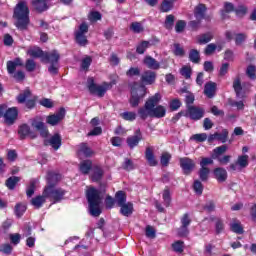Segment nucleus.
Segmentation results:
<instances>
[{"instance_id": "nucleus-1", "label": "nucleus", "mask_w": 256, "mask_h": 256, "mask_svg": "<svg viewBox=\"0 0 256 256\" xmlns=\"http://www.w3.org/2000/svg\"><path fill=\"white\" fill-rule=\"evenodd\" d=\"M160 102V93H156L148 98L145 105L138 110L139 117L143 120L147 119V117H154L156 119H162V117H165L167 114V109H165V106L159 105Z\"/></svg>"}, {"instance_id": "nucleus-2", "label": "nucleus", "mask_w": 256, "mask_h": 256, "mask_svg": "<svg viewBox=\"0 0 256 256\" xmlns=\"http://www.w3.org/2000/svg\"><path fill=\"white\" fill-rule=\"evenodd\" d=\"M86 197L89 205V213L92 217H99L101 215V205L103 198H101V192L90 186L86 190Z\"/></svg>"}, {"instance_id": "nucleus-3", "label": "nucleus", "mask_w": 256, "mask_h": 256, "mask_svg": "<svg viewBox=\"0 0 256 256\" xmlns=\"http://www.w3.org/2000/svg\"><path fill=\"white\" fill-rule=\"evenodd\" d=\"M14 19H16V27L21 30L27 29L29 25V7L27 2L20 1L14 9Z\"/></svg>"}, {"instance_id": "nucleus-4", "label": "nucleus", "mask_w": 256, "mask_h": 256, "mask_svg": "<svg viewBox=\"0 0 256 256\" xmlns=\"http://www.w3.org/2000/svg\"><path fill=\"white\" fill-rule=\"evenodd\" d=\"M6 67L9 75H12L15 81H23L25 79V72L21 70L15 72L17 67H23V60L21 58L8 61Z\"/></svg>"}, {"instance_id": "nucleus-5", "label": "nucleus", "mask_w": 256, "mask_h": 256, "mask_svg": "<svg viewBox=\"0 0 256 256\" xmlns=\"http://www.w3.org/2000/svg\"><path fill=\"white\" fill-rule=\"evenodd\" d=\"M44 196L47 197L49 201H52V203H59V201L65 197V190L49 185L44 189Z\"/></svg>"}, {"instance_id": "nucleus-6", "label": "nucleus", "mask_w": 256, "mask_h": 256, "mask_svg": "<svg viewBox=\"0 0 256 256\" xmlns=\"http://www.w3.org/2000/svg\"><path fill=\"white\" fill-rule=\"evenodd\" d=\"M87 87L92 95H97L98 97H103L105 93H107V89H109V85H97L95 84V80L93 78H88Z\"/></svg>"}, {"instance_id": "nucleus-7", "label": "nucleus", "mask_w": 256, "mask_h": 256, "mask_svg": "<svg viewBox=\"0 0 256 256\" xmlns=\"http://www.w3.org/2000/svg\"><path fill=\"white\" fill-rule=\"evenodd\" d=\"M147 93V88L145 86H140L138 89H132L130 97L131 107H138L141 99L145 97Z\"/></svg>"}, {"instance_id": "nucleus-8", "label": "nucleus", "mask_w": 256, "mask_h": 256, "mask_svg": "<svg viewBox=\"0 0 256 256\" xmlns=\"http://www.w3.org/2000/svg\"><path fill=\"white\" fill-rule=\"evenodd\" d=\"M89 32V26L87 25V23L83 22L82 24H80L78 30L75 32V39H76V43H78V45H81L82 47H85V45H87V33Z\"/></svg>"}, {"instance_id": "nucleus-9", "label": "nucleus", "mask_w": 256, "mask_h": 256, "mask_svg": "<svg viewBox=\"0 0 256 256\" xmlns=\"http://www.w3.org/2000/svg\"><path fill=\"white\" fill-rule=\"evenodd\" d=\"M180 167L184 173V175H191L195 170L196 163L193 159L188 157L180 158Z\"/></svg>"}, {"instance_id": "nucleus-10", "label": "nucleus", "mask_w": 256, "mask_h": 256, "mask_svg": "<svg viewBox=\"0 0 256 256\" xmlns=\"http://www.w3.org/2000/svg\"><path fill=\"white\" fill-rule=\"evenodd\" d=\"M249 166V155H240L235 163L230 164V171H241Z\"/></svg>"}, {"instance_id": "nucleus-11", "label": "nucleus", "mask_w": 256, "mask_h": 256, "mask_svg": "<svg viewBox=\"0 0 256 256\" xmlns=\"http://www.w3.org/2000/svg\"><path fill=\"white\" fill-rule=\"evenodd\" d=\"M186 116L192 121H199V119H203L205 117V109L196 106H189L187 109Z\"/></svg>"}, {"instance_id": "nucleus-12", "label": "nucleus", "mask_w": 256, "mask_h": 256, "mask_svg": "<svg viewBox=\"0 0 256 256\" xmlns=\"http://www.w3.org/2000/svg\"><path fill=\"white\" fill-rule=\"evenodd\" d=\"M31 125L36 131H39L41 137H48L49 130L47 129V126H45L43 119L36 117L31 120Z\"/></svg>"}, {"instance_id": "nucleus-13", "label": "nucleus", "mask_w": 256, "mask_h": 256, "mask_svg": "<svg viewBox=\"0 0 256 256\" xmlns=\"http://www.w3.org/2000/svg\"><path fill=\"white\" fill-rule=\"evenodd\" d=\"M63 119H65V108H61L55 114L47 116L46 123H48V125H52V127H55V125L60 123V121H63Z\"/></svg>"}, {"instance_id": "nucleus-14", "label": "nucleus", "mask_w": 256, "mask_h": 256, "mask_svg": "<svg viewBox=\"0 0 256 256\" xmlns=\"http://www.w3.org/2000/svg\"><path fill=\"white\" fill-rule=\"evenodd\" d=\"M17 99L18 103L26 102V107H28V109H33V107H35V101L31 100V91L29 90H25Z\"/></svg>"}, {"instance_id": "nucleus-15", "label": "nucleus", "mask_w": 256, "mask_h": 256, "mask_svg": "<svg viewBox=\"0 0 256 256\" xmlns=\"http://www.w3.org/2000/svg\"><path fill=\"white\" fill-rule=\"evenodd\" d=\"M157 80V73L151 70H146L141 75V82L144 83V85H153L155 81Z\"/></svg>"}, {"instance_id": "nucleus-16", "label": "nucleus", "mask_w": 256, "mask_h": 256, "mask_svg": "<svg viewBox=\"0 0 256 256\" xmlns=\"http://www.w3.org/2000/svg\"><path fill=\"white\" fill-rule=\"evenodd\" d=\"M143 139V134H141V130L138 129L135 131V135L129 136L126 140V143L130 149H135L139 142Z\"/></svg>"}, {"instance_id": "nucleus-17", "label": "nucleus", "mask_w": 256, "mask_h": 256, "mask_svg": "<svg viewBox=\"0 0 256 256\" xmlns=\"http://www.w3.org/2000/svg\"><path fill=\"white\" fill-rule=\"evenodd\" d=\"M228 136H229V132L227 130H223L221 133L211 134L208 137V142L213 143V141H221V143H226Z\"/></svg>"}, {"instance_id": "nucleus-18", "label": "nucleus", "mask_w": 256, "mask_h": 256, "mask_svg": "<svg viewBox=\"0 0 256 256\" xmlns=\"http://www.w3.org/2000/svg\"><path fill=\"white\" fill-rule=\"evenodd\" d=\"M60 57L61 56L59 55V52H57V50H53L51 52H45L44 58L42 61H46V63L55 64V63H59Z\"/></svg>"}, {"instance_id": "nucleus-19", "label": "nucleus", "mask_w": 256, "mask_h": 256, "mask_svg": "<svg viewBox=\"0 0 256 256\" xmlns=\"http://www.w3.org/2000/svg\"><path fill=\"white\" fill-rule=\"evenodd\" d=\"M45 145H51L55 151L60 149L61 147V135L59 134H54L53 136L50 137V139L45 140Z\"/></svg>"}, {"instance_id": "nucleus-20", "label": "nucleus", "mask_w": 256, "mask_h": 256, "mask_svg": "<svg viewBox=\"0 0 256 256\" xmlns=\"http://www.w3.org/2000/svg\"><path fill=\"white\" fill-rule=\"evenodd\" d=\"M18 133L20 135V139H25V137H31V139H35L36 135L31 131L29 125L24 124L20 126Z\"/></svg>"}, {"instance_id": "nucleus-21", "label": "nucleus", "mask_w": 256, "mask_h": 256, "mask_svg": "<svg viewBox=\"0 0 256 256\" xmlns=\"http://www.w3.org/2000/svg\"><path fill=\"white\" fill-rule=\"evenodd\" d=\"M216 89H217V84L215 82H207L204 86V94L209 99H212V97H215Z\"/></svg>"}, {"instance_id": "nucleus-22", "label": "nucleus", "mask_w": 256, "mask_h": 256, "mask_svg": "<svg viewBox=\"0 0 256 256\" xmlns=\"http://www.w3.org/2000/svg\"><path fill=\"white\" fill-rule=\"evenodd\" d=\"M31 4L35 11H38V13H43V11H47V9H49V6H47V2L45 0H32Z\"/></svg>"}, {"instance_id": "nucleus-23", "label": "nucleus", "mask_w": 256, "mask_h": 256, "mask_svg": "<svg viewBox=\"0 0 256 256\" xmlns=\"http://www.w3.org/2000/svg\"><path fill=\"white\" fill-rule=\"evenodd\" d=\"M144 64L146 65V67H148V69H153L154 71L161 69V64L151 56H146L144 58Z\"/></svg>"}, {"instance_id": "nucleus-24", "label": "nucleus", "mask_w": 256, "mask_h": 256, "mask_svg": "<svg viewBox=\"0 0 256 256\" xmlns=\"http://www.w3.org/2000/svg\"><path fill=\"white\" fill-rule=\"evenodd\" d=\"M17 115H18L17 108L13 107L8 109L4 114L6 123H8L9 125H12L13 121L17 119Z\"/></svg>"}, {"instance_id": "nucleus-25", "label": "nucleus", "mask_w": 256, "mask_h": 256, "mask_svg": "<svg viewBox=\"0 0 256 256\" xmlns=\"http://www.w3.org/2000/svg\"><path fill=\"white\" fill-rule=\"evenodd\" d=\"M47 196H45V191H43L42 195L36 196L35 198H32L31 203L35 209H41L43 207V204L45 201H47Z\"/></svg>"}, {"instance_id": "nucleus-26", "label": "nucleus", "mask_w": 256, "mask_h": 256, "mask_svg": "<svg viewBox=\"0 0 256 256\" xmlns=\"http://www.w3.org/2000/svg\"><path fill=\"white\" fill-rule=\"evenodd\" d=\"M234 91L240 99H243L245 97V90L243 89V86L241 85V79L236 78L233 82Z\"/></svg>"}, {"instance_id": "nucleus-27", "label": "nucleus", "mask_w": 256, "mask_h": 256, "mask_svg": "<svg viewBox=\"0 0 256 256\" xmlns=\"http://www.w3.org/2000/svg\"><path fill=\"white\" fill-rule=\"evenodd\" d=\"M79 169L83 175H89V172L93 169V162L91 160H84L80 163Z\"/></svg>"}, {"instance_id": "nucleus-28", "label": "nucleus", "mask_w": 256, "mask_h": 256, "mask_svg": "<svg viewBox=\"0 0 256 256\" xmlns=\"http://www.w3.org/2000/svg\"><path fill=\"white\" fill-rule=\"evenodd\" d=\"M27 53L30 55V57H34L36 59H41V61H43L44 57H45V52L43 50H41V48L39 47H33L28 49Z\"/></svg>"}, {"instance_id": "nucleus-29", "label": "nucleus", "mask_w": 256, "mask_h": 256, "mask_svg": "<svg viewBox=\"0 0 256 256\" xmlns=\"http://www.w3.org/2000/svg\"><path fill=\"white\" fill-rule=\"evenodd\" d=\"M120 213L124 217H129L133 215V203L131 202H126L122 206H120Z\"/></svg>"}, {"instance_id": "nucleus-30", "label": "nucleus", "mask_w": 256, "mask_h": 256, "mask_svg": "<svg viewBox=\"0 0 256 256\" xmlns=\"http://www.w3.org/2000/svg\"><path fill=\"white\" fill-rule=\"evenodd\" d=\"M214 177L220 183H223L224 181H227V170H225L224 168H216L214 170Z\"/></svg>"}, {"instance_id": "nucleus-31", "label": "nucleus", "mask_w": 256, "mask_h": 256, "mask_svg": "<svg viewBox=\"0 0 256 256\" xmlns=\"http://www.w3.org/2000/svg\"><path fill=\"white\" fill-rule=\"evenodd\" d=\"M103 169H101V167L99 166H94L92 167L91 170V179L92 181H101L102 177H103Z\"/></svg>"}, {"instance_id": "nucleus-32", "label": "nucleus", "mask_w": 256, "mask_h": 256, "mask_svg": "<svg viewBox=\"0 0 256 256\" xmlns=\"http://www.w3.org/2000/svg\"><path fill=\"white\" fill-rule=\"evenodd\" d=\"M115 202L117 203L118 207L125 205L127 203V195L123 191H118L115 195Z\"/></svg>"}, {"instance_id": "nucleus-33", "label": "nucleus", "mask_w": 256, "mask_h": 256, "mask_svg": "<svg viewBox=\"0 0 256 256\" xmlns=\"http://www.w3.org/2000/svg\"><path fill=\"white\" fill-rule=\"evenodd\" d=\"M78 153L84 155V157H91L93 155V150H91L87 144L82 143L79 145Z\"/></svg>"}, {"instance_id": "nucleus-34", "label": "nucleus", "mask_w": 256, "mask_h": 256, "mask_svg": "<svg viewBox=\"0 0 256 256\" xmlns=\"http://www.w3.org/2000/svg\"><path fill=\"white\" fill-rule=\"evenodd\" d=\"M230 229L233 233H237V235H243V226H241V222H239V220H234L230 224Z\"/></svg>"}, {"instance_id": "nucleus-35", "label": "nucleus", "mask_w": 256, "mask_h": 256, "mask_svg": "<svg viewBox=\"0 0 256 256\" xmlns=\"http://www.w3.org/2000/svg\"><path fill=\"white\" fill-rule=\"evenodd\" d=\"M205 10H206V8H205V5H203V4L196 6L194 15L198 21H201V19H203V17H205Z\"/></svg>"}, {"instance_id": "nucleus-36", "label": "nucleus", "mask_w": 256, "mask_h": 256, "mask_svg": "<svg viewBox=\"0 0 256 256\" xmlns=\"http://www.w3.org/2000/svg\"><path fill=\"white\" fill-rule=\"evenodd\" d=\"M130 31H132V33H143V31H145V27L141 22H132L130 24Z\"/></svg>"}, {"instance_id": "nucleus-37", "label": "nucleus", "mask_w": 256, "mask_h": 256, "mask_svg": "<svg viewBox=\"0 0 256 256\" xmlns=\"http://www.w3.org/2000/svg\"><path fill=\"white\" fill-rule=\"evenodd\" d=\"M226 152H227V145L216 147L213 150L212 159H218L219 157H221V155H223Z\"/></svg>"}, {"instance_id": "nucleus-38", "label": "nucleus", "mask_w": 256, "mask_h": 256, "mask_svg": "<svg viewBox=\"0 0 256 256\" xmlns=\"http://www.w3.org/2000/svg\"><path fill=\"white\" fill-rule=\"evenodd\" d=\"M146 159L151 167H155L157 165V160L155 159V155L150 148L146 149Z\"/></svg>"}, {"instance_id": "nucleus-39", "label": "nucleus", "mask_w": 256, "mask_h": 256, "mask_svg": "<svg viewBox=\"0 0 256 256\" xmlns=\"http://www.w3.org/2000/svg\"><path fill=\"white\" fill-rule=\"evenodd\" d=\"M211 39H213V34L211 32H208L198 36V43H200V45H205L209 43Z\"/></svg>"}, {"instance_id": "nucleus-40", "label": "nucleus", "mask_w": 256, "mask_h": 256, "mask_svg": "<svg viewBox=\"0 0 256 256\" xmlns=\"http://www.w3.org/2000/svg\"><path fill=\"white\" fill-rule=\"evenodd\" d=\"M150 45H151V43L149 41H142L140 44H138V46L136 48V52L139 55H143V53H145V51H147V49H149Z\"/></svg>"}, {"instance_id": "nucleus-41", "label": "nucleus", "mask_w": 256, "mask_h": 256, "mask_svg": "<svg viewBox=\"0 0 256 256\" xmlns=\"http://www.w3.org/2000/svg\"><path fill=\"white\" fill-rule=\"evenodd\" d=\"M233 11H235V7L233 6V4L226 2L224 4V9L221 11V15L223 19H227V13H231Z\"/></svg>"}, {"instance_id": "nucleus-42", "label": "nucleus", "mask_w": 256, "mask_h": 256, "mask_svg": "<svg viewBox=\"0 0 256 256\" xmlns=\"http://www.w3.org/2000/svg\"><path fill=\"white\" fill-rule=\"evenodd\" d=\"M162 199L164 201L165 207H169V205H171V192L169 191V188L164 189L162 193Z\"/></svg>"}, {"instance_id": "nucleus-43", "label": "nucleus", "mask_w": 256, "mask_h": 256, "mask_svg": "<svg viewBox=\"0 0 256 256\" xmlns=\"http://www.w3.org/2000/svg\"><path fill=\"white\" fill-rule=\"evenodd\" d=\"M18 183H19V177L12 176L6 180V187H8V189L13 190L15 189V185H17Z\"/></svg>"}, {"instance_id": "nucleus-44", "label": "nucleus", "mask_w": 256, "mask_h": 256, "mask_svg": "<svg viewBox=\"0 0 256 256\" xmlns=\"http://www.w3.org/2000/svg\"><path fill=\"white\" fill-rule=\"evenodd\" d=\"M91 63H93V59L90 56H85L81 62V69L88 71L89 67H91Z\"/></svg>"}, {"instance_id": "nucleus-45", "label": "nucleus", "mask_w": 256, "mask_h": 256, "mask_svg": "<svg viewBox=\"0 0 256 256\" xmlns=\"http://www.w3.org/2000/svg\"><path fill=\"white\" fill-rule=\"evenodd\" d=\"M120 117L125 121H135L137 119V113L135 112H124L120 114Z\"/></svg>"}, {"instance_id": "nucleus-46", "label": "nucleus", "mask_w": 256, "mask_h": 256, "mask_svg": "<svg viewBox=\"0 0 256 256\" xmlns=\"http://www.w3.org/2000/svg\"><path fill=\"white\" fill-rule=\"evenodd\" d=\"M101 17V13L97 11H92L88 15V19L91 21V23H97V21H101Z\"/></svg>"}, {"instance_id": "nucleus-47", "label": "nucleus", "mask_w": 256, "mask_h": 256, "mask_svg": "<svg viewBox=\"0 0 256 256\" xmlns=\"http://www.w3.org/2000/svg\"><path fill=\"white\" fill-rule=\"evenodd\" d=\"M169 161H171V154H169L168 152L162 153L160 158L161 165L163 167H167V165H169Z\"/></svg>"}, {"instance_id": "nucleus-48", "label": "nucleus", "mask_w": 256, "mask_h": 256, "mask_svg": "<svg viewBox=\"0 0 256 256\" xmlns=\"http://www.w3.org/2000/svg\"><path fill=\"white\" fill-rule=\"evenodd\" d=\"M0 251L1 253H4V255H11V253L13 252V246H11V244L9 243L1 244Z\"/></svg>"}, {"instance_id": "nucleus-49", "label": "nucleus", "mask_w": 256, "mask_h": 256, "mask_svg": "<svg viewBox=\"0 0 256 256\" xmlns=\"http://www.w3.org/2000/svg\"><path fill=\"white\" fill-rule=\"evenodd\" d=\"M209 173V168L201 167L199 170V178L201 179V181H207L209 179Z\"/></svg>"}, {"instance_id": "nucleus-50", "label": "nucleus", "mask_w": 256, "mask_h": 256, "mask_svg": "<svg viewBox=\"0 0 256 256\" xmlns=\"http://www.w3.org/2000/svg\"><path fill=\"white\" fill-rule=\"evenodd\" d=\"M247 41V34L245 33H238L235 35V43L236 45H243Z\"/></svg>"}, {"instance_id": "nucleus-51", "label": "nucleus", "mask_w": 256, "mask_h": 256, "mask_svg": "<svg viewBox=\"0 0 256 256\" xmlns=\"http://www.w3.org/2000/svg\"><path fill=\"white\" fill-rule=\"evenodd\" d=\"M189 59L192 63H199L200 57H199V51L193 49L189 53Z\"/></svg>"}, {"instance_id": "nucleus-52", "label": "nucleus", "mask_w": 256, "mask_h": 256, "mask_svg": "<svg viewBox=\"0 0 256 256\" xmlns=\"http://www.w3.org/2000/svg\"><path fill=\"white\" fill-rule=\"evenodd\" d=\"M36 67H37V64L35 63V60L33 59L26 60V64H25L26 71H29L31 73L35 71Z\"/></svg>"}, {"instance_id": "nucleus-53", "label": "nucleus", "mask_w": 256, "mask_h": 256, "mask_svg": "<svg viewBox=\"0 0 256 256\" xmlns=\"http://www.w3.org/2000/svg\"><path fill=\"white\" fill-rule=\"evenodd\" d=\"M122 167L123 169H125V171H133V169H135V164H133V161H131V159L126 158Z\"/></svg>"}, {"instance_id": "nucleus-54", "label": "nucleus", "mask_w": 256, "mask_h": 256, "mask_svg": "<svg viewBox=\"0 0 256 256\" xmlns=\"http://www.w3.org/2000/svg\"><path fill=\"white\" fill-rule=\"evenodd\" d=\"M27 211V206L25 204H17L15 207V213L17 217H21L23 213Z\"/></svg>"}, {"instance_id": "nucleus-55", "label": "nucleus", "mask_w": 256, "mask_h": 256, "mask_svg": "<svg viewBox=\"0 0 256 256\" xmlns=\"http://www.w3.org/2000/svg\"><path fill=\"white\" fill-rule=\"evenodd\" d=\"M191 139L198 143H203V141H207V133L194 134Z\"/></svg>"}, {"instance_id": "nucleus-56", "label": "nucleus", "mask_w": 256, "mask_h": 256, "mask_svg": "<svg viewBox=\"0 0 256 256\" xmlns=\"http://www.w3.org/2000/svg\"><path fill=\"white\" fill-rule=\"evenodd\" d=\"M127 77H135L141 75V70L137 67H131L127 72H126Z\"/></svg>"}, {"instance_id": "nucleus-57", "label": "nucleus", "mask_w": 256, "mask_h": 256, "mask_svg": "<svg viewBox=\"0 0 256 256\" xmlns=\"http://www.w3.org/2000/svg\"><path fill=\"white\" fill-rule=\"evenodd\" d=\"M9 239L13 245H19V243H21V234L19 233L10 234Z\"/></svg>"}, {"instance_id": "nucleus-58", "label": "nucleus", "mask_w": 256, "mask_h": 256, "mask_svg": "<svg viewBox=\"0 0 256 256\" xmlns=\"http://www.w3.org/2000/svg\"><path fill=\"white\" fill-rule=\"evenodd\" d=\"M180 73L185 79H191V67L183 66L180 70Z\"/></svg>"}, {"instance_id": "nucleus-59", "label": "nucleus", "mask_w": 256, "mask_h": 256, "mask_svg": "<svg viewBox=\"0 0 256 256\" xmlns=\"http://www.w3.org/2000/svg\"><path fill=\"white\" fill-rule=\"evenodd\" d=\"M174 55L177 57H183L185 55V50H183V47L179 44H174V50H173Z\"/></svg>"}, {"instance_id": "nucleus-60", "label": "nucleus", "mask_w": 256, "mask_h": 256, "mask_svg": "<svg viewBox=\"0 0 256 256\" xmlns=\"http://www.w3.org/2000/svg\"><path fill=\"white\" fill-rule=\"evenodd\" d=\"M173 251L176 253H183V242L182 241H176L172 244Z\"/></svg>"}, {"instance_id": "nucleus-61", "label": "nucleus", "mask_w": 256, "mask_h": 256, "mask_svg": "<svg viewBox=\"0 0 256 256\" xmlns=\"http://www.w3.org/2000/svg\"><path fill=\"white\" fill-rule=\"evenodd\" d=\"M193 188H194L195 193H197V195H202L203 194V184L201 183V181L196 180L194 182Z\"/></svg>"}, {"instance_id": "nucleus-62", "label": "nucleus", "mask_w": 256, "mask_h": 256, "mask_svg": "<svg viewBox=\"0 0 256 256\" xmlns=\"http://www.w3.org/2000/svg\"><path fill=\"white\" fill-rule=\"evenodd\" d=\"M173 8V2H171L170 0H164L162 3V11L164 13H167V11H171V9Z\"/></svg>"}, {"instance_id": "nucleus-63", "label": "nucleus", "mask_w": 256, "mask_h": 256, "mask_svg": "<svg viewBox=\"0 0 256 256\" xmlns=\"http://www.w3.org/2000/svg\"><path fill=\"white\" fill-rule=\"evenodd\" d=\"M175 23V16L168 15L165 20V27L166 29H171L173 27V24Z\"/></svg>"}, {"instance_id": "nucleus-64", "label": "nucleus", "mask_w": 256, "mask_h": 256, "mask_svg": "<svg viewBox=\"0 0 256 256\" xmlns=\"http://www.w3.org/2000/svg\"><path fill=\"white\" fill-rule=\"evenodd\" d=\"M181 107V101L179 99H174L170 102L171 111H177Z\"/></svg>"}]
</instances>
